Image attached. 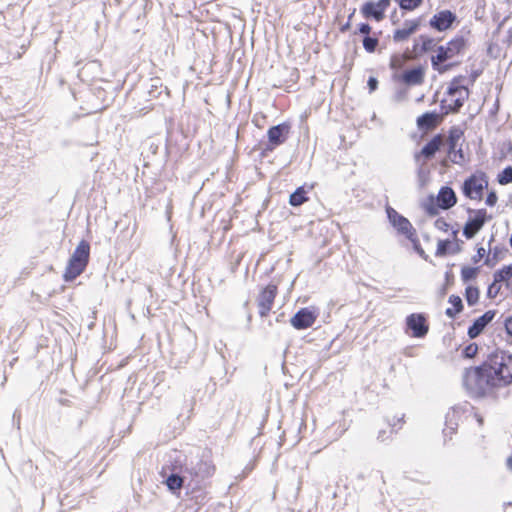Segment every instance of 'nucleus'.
Returning a JSON list of instances; mask_svg holds the SVG:
<instances>
[{"label": "nucleus", "instance_id": "43", "mask_svg": "<svg viewBox=\"0 0 512 512\" xmlns=\"http://www.w3.org/2000/svg\"><path fill=\"white\" fill-rule=\"evenodd\" d=\"M504 326L507 333L512 336V316L505 319Z\"/></svg>", "mask_w": 512, "mask_h": 512}, {"label": "nucleus", "instance_id": "1", "mask_svg": "<svg viewBox=\"0 0 512 512\" xmlns=\"http://www.w3.org/2000/svg\"><path fill=\"white\" fill-rule=\"evenodd\" d=\"M512 383V355L504 351L489 356L482 365L465 370L463 384L471 397L485 396L494 387Z\"/></svg>", "mask_w": 512, "mask_h": 512}, {"label": "nucleus", "instance_id": "41", "mask_svg": "<svg viewBox=\"0 0 512 512\" xmlns=\"http://www.w3.org/2000/svg\"><path fill=\"white\" fill-rule=\"evenodd\" d=\"M401 63H402V59L400 57L394 56L391 58L390 66L393 69H398V68H400Z\"/></svg>", "mask_w": 512, "mask_h": 512}, {"label": "nucleus", "instance_id": "37", "mask_svg": "<svg viewBox=\"0 0 512 512\" xmlns=\"http://www.w3.org/2000/svg\"><path fill=\"white\" fill-rule=\"evenodd\" d=\"M435 228L441 231H448L450 225L447 223V221L443 218H438L434 223Z\"/></svg>", "mask_w": 512, "mask_h": 512}, {"label": "nucleus", "instance_id": "31", "mask_svg": "<svg viewBox=\"0 0 512 512\" xmlns=\"http://www.w3.org/2000/svg\"><path fill=\"white\" fill-rule=\"evenodd\" d=\"M498 182L501 185H507L512 182V166L506 167L501 173L498 175Z\"/></svg>", "mask_w": 512, "mask_h": 512}, {"label": "nucleus", "instance_id": "40", "mask_svg": "<svg viewBox=\"0 0 512 512\" xmlns=\"http://www.w3.org/2000/svg\"><path fill=\"white\" fill-rule=\"evenodd\" d=\"M497 254H498V250H497V248H495L494 252H493V257L491 258L489 255L486 257L485 265L492 266L494 264L493 261L494 262L497 261Z\"/></svg>", "mask_w": 512, "mask_h": 512}, {"label": "nucleus", "instance_id": "17", "mask_svg": "<svg viewBox=\"0 0 512 512\" xmlns=\"http://www.w3.org/2000/svg\"><path fill=\"white\" fill-rule=\"evenodd\" d=\"M445 428L443 430L444 436H451L458 427V421L460 419V408L453 407L451 408L445 417Z\"/></svg>", "mask_w": 512, "mask_h": 512}, {"label": "nucleus", "instance_id": "47", "mask_svg": "<svg viewBox=\"0 0 512 512\" xmlns=\"http://www.w3.org/2000/svg\"><path fill=\"white\" fill-rule=\"evenodd\" d=\"M475 417H476L477 422L479 423V425H482L483 424L482 416H480L479 414H475Z\"/></svg>", "mask_w": 512, "mask_h": 512}, {"label": "nucleus", "instance_id": "24", "mask_svg": "<svg viewBox=\"0 0 512 512\" xmlns=\"http://www.w3.org/2000/svg\"><path fill=\"white\" fill-rule=\"evenodd\" d=\"M307 191L304 186L298 187L289 198V204L293 207H298L304 204L308 197L306 196Z\"/></svg>", "mask_w": 512, "mask_h": 512}, {"label": "nucleus", "instance_id": "48", "mask_svg": "<svg viewBox=\"0 0 512 512\" xmlns=\"http://www.w3.org/2000/svg\"><path fill=\"white\" fill-rule=\"evenodd\" d=\"M384 435H385V431H380L377 438L381 441H384L385 440Z\"/></svg>", "mask_w": 512, "mask_h": 512}, {"label": "nucleus", "instance_id": "8", "mask_svg": "<svg viewBox=\"0 0 512 512\" xmlns=\"http://www.w3.org/2000/svg\"><path fill=\"white\" fill-rule=\"evenodd\" d=\"M487 186L488 181L485 175L474 174L464 181L462 185V192L467 198L471 200H481L483 191L487 188Z\"/></svg>", "mask_w": 512, "mask_h": 512}, {"label": "nucleus", "instance_id": "33", "mask_svg": "<svg viewBox=\"0 0 512 512\" xmlns=\"http://www.w3.org/2000/svg\"><path fill=\"white\" fill-rule=\"evenodd\" d=\"M451 242L449 240H439L437 244L436 256H445Z\"/></svg>", "mask_w": 512, "mask_h": 512}, {"label": "nucleus", "instance_id": "35", "mask_svg": "<svg viewBox=\"0 0 512 512\" xmlns=\"http://www.w3.org/2000/svg\"><path fill=\"white\" fill-rule=\"evenodd\" d=\"M478 352V345L476 343H470L463 350V356L465 358H473Z\"/></svg>", "mask_w": 512, "mask_h": 512}, {"label": "nucleus", "instance_id": "16", "mask_svg": "<svg viewBox=\"0 0 512 512\" xmlns=\"http://www.w3.org/2000/svg\"><path fill=\"white\" fill-rule=\"evenodd\" d=\"M495 314L496 312L494 310H489L474 320L473 324L468 328V336L471 339L478 337L485 327L493 320Z\"/></svg>", "mask_w": 512, "mask_h": 512}, {"label": "nucleus", "instance_id": "32", "mask_svg": "<svg viewBox=\"0 0 512 512\" xmlns=\"http://www.w3.org/2000/svg\"><path fill=\"white\" fill-rule=\"evenodd\" d=\"M378 45V39L377 38H373V37H369V36H366L364 39H363V46H364V49L369 52V53H372L375 51L376 47Z\"/></svg>", "mask_w": 512, "mask_h": 512}, {"label": "nucleus", "instance_id": "34", "mask_svg": "<svg viewBox=\"0 0 512 512\" xmlns=\"http://www.w3.org/2000/svg\"><path fill=\"white\" fill-rule=\"evenodd\" d=\"M408 240L411 241V243L413 244V248L414 250L425 260H427V255L425 254L424 250L422 249V247L420 246V243H419V240L416 236V233L413 234V236H411V238H407Z\"/></svg>", "mask_w": 512, "mask_h": 512}, {"label": "nucleus", "instance_id": "20", "mask_svg": "<svg viewBox=\"0 0 512 512\" xmlns=\"http://www.w3.org/2000/svg\"><path fill=\"white\" fill-rule=\"evenodd\" d=\"M440 120L441 116L437 113H425L418 117L417 126L420 130L428 131L435 128Z\"/></svg>", "mask_w": 512, "mask_h": 512}, {"label": "nucleus", "instance_id": "44", "mask_svg": "<svg viewBox=\"0 0 512 512\" xmlns=\"http://www.w3.org/2000/svg\"><path fill=\"white\" fill-rule=\"evenodd\" d=\"M371 31V27L369 26V24L367 23H362L360 26H359V32L361 34H365V35H368Z\"/></svg>", "mask_w": 512, "mask_h": 512}, {"label": "nucleus", "instance_id": "49", "mask_svg": "<svg viewBox=\"0 0 512 512\" xmlns=\"http://www.w3.org/2000/svg\"><path fill=\"white\" fill-rule=\"evenodd\" d=\"M403 98H404V94H403V95H402V94H399V95L397 96L396 100H397V101H400V100H402Z\"/></svg>", "mask_w": 512, "mask_h": 512}, {"label": "nucleus", "instance_id": "6", "mask_svg": "<svg viewBox=\"0 0 512 512\" xmlns=\"http://www.w3.org/2000/svg\"><path fill=\"white\" fill-rule=\"evenodd\" d=\"M468 89L464 86L459 85L456 81H453L441 100V108L444 114L455 112L462 107L464 101L468 98Z\"/></svg>", "mask_w": 512, "mask_h": 512}, {"label": "nucleus", "instance_id": "5", "mask_svg": "<svg viewBox=\"0 0 512 512\" xmlns=\"http://www.w3.org/2000/svg\"><path fill=\"white\" fill-rule=\"evenodd\" d=\"M463 46L464 42L461 39L452 40L446 45L439 46L436 50V54L431 58L433 68L440 73L446 72L450 68V65H444L443 63L459 54Z\"/></svg>", "mask_w": 512, "mask_h": 512}, {"label": "nucleus", "instance_id": "38", "mask_svg": "<svg viewBox=\"0 0 512 512\" xmlns=\"http://www.w3.org/2000/svg\"><path fill=\"white\" fill-rule=\"evenodd\" d=\"M498 200L497 194L494 191L488 193L486 197V204L488 206H494Z\"/></svg>", "mask_w": 512, "mask_h": 512}, {"label": "nucleus", "instance_id": "46", "mask_svg": "<svg viewBox=\"0 0 512 512\" xmlns=\"http://www.w3.org/2000/svg\"><path fill=\"white\" fill-rule=\"evenodd\" d=\"M506 466H507V469L512 472V455L507 458Z\"/></svg>", "mask_w": 512, "mask_h": 512}, {"label": "nucleus", "instance_id": "18", "mask_svg": "<svg viewBox=\"0 0 512 512\" xmlns=\"http://www.w3.org/2000/svg\"><path fill=\"white\" fill-rule=\"evenodd\" d=\"M454 15L448 11H441L438 14L434 15L430 21L432 27L436 28L439 31L446 30L450 27L451 23L454 20Z\"/></svg>", "mask_w": 512, "mask_h": 512}, {"label": "nucleus", "instance_id": "21", "mask_svg": "<svg viewBox=\"0 0 512 512\" xmlns=\"http://www.w3.org/2000/svg\"><path fill=\"white\" fill-rule=\"evenodd\" d=\"M425 71L422 67L404 72L402 79L408 85H420L424 81Z\"/></svg>", "mask_w": 512, "mask_h": 512}, {"label": "nucleus", "instance_id": "9", "mask_svg": "<svg viewBox=\"0 0 512 512\" xmlns=\"http://www.w3.org/2000/svg\"><path fill=\"white\" fill-rule=\"evenodd\" d=\"M467 212L469 214H473V216H470L467 222L465 223L463 227V235L467 239H472L482 229V227L488 220V217L485 209L474 210L468 208Z\"/></svg>", "mask_w": 512, "mask_h": 512}, {"label": "nucleus", "instance_id": "11", "mask_svg": "<svg viewBox=\"0 0 512 512\" xmlns=\"http://www.w3.org/2000/svg\"><path fill=\"white\" fill-rule=\"evenodd\" d=\"M277 294V286L274 284L267 285L259 294L257 304L259 308V315L265 317L271 311L274 299Z\"/></svg>", "mask_w": 512, "mask_h": 512}, {"label": "nucleus", "instance_id": "27", "mask_svg": "<svg viewBox=\"0 0 512 512\" xmlns=\"http://www.w3.org/2000/svg\"><path fill=\"white\" fill-rule=\"evenodd\" d=\"M479 289L475 286H468L465 290V299L469 306H474L479 300Z\"/></svg>", "mask_w": 512, "mask_h": 512}, {"label": "nucleus", "instance_id": "39", "mask_svg": "<svg viewBox=\"0 0 512 512\" xmlns=\"http://www.w3.org/2000/svg\"><path fill=\"white\" fill-rule=\"evenodd\" d=\"M486 254V250L483 247L477 249V254L473 256L472 260L474 263H477L480 259H482Z\"/></svg>", "mask_w": 512, "mask_h": 512}, {"label": "nucleus", "instance_id": "7", "mask_svg": "<svg viewBox=\"0 0 512 512\" xmlns=\"http://www.w3.org/2000/svg\"><path fill=\"white\" fill-rule=\"evenodd\" d=\"M456 202L457 197L454 190L451 187L444 186L438 192L436 205L433 202V199H431L430 203L425 205V210L430 216H435L438 214V208L447 210L453 207Z\"/></svg>", "mask_w": 512, "mask_h": 512}, {"label": "nucleus", "instance_id": "13", "mask_svg": "<svg viewBox=\"0 0 512 512\" xmlns=\"http://www.w3.org/2000/svg\"><path fill=\"white\" fill-rule=\"evenodd\" d=\"M317 315L308 308L300 309L290 320L291 325L297 330L311 327L316 321Z\"/></svg>", "mask_w": 512, "mask_h": 512}, {"label": "nucleus", "instance_id": "3", "mask_svg": "<svg viewBox=\"0 0 512 512\" xmlns=\"http://www.w3.org/2000/svg\"><path fill=\"white\" fill-rule=\"evenodd\" d=\"M464 142V131L459 126H454L447 135L442 134L441 151L439 153L449 160L464 159L466 157L463 151Z\"/></svg>", "mask_w": 512, "mask_h": 512}, {"label": "nucleus", "instance_id": "45", "mask_svg": "<svg viewBox=\"0 0 512 512\" xmlns=\"http://www.w3.org/2000/svg\"><path fill=\"white\" fill-rule=\"evenodd\" d=\"M432 45H433V40H432V39H426V40H424V42H423V48H424V50H428V49H430Z\"/></svg>", "mask_w": 512, "mask_h": 512}, {"label": "nucleus", "instance_id": "19", "mask_svg": "<svg viewBox=\"0 0 512 512\" xmlns=\"http://www.w3.org/2000/svg\"><path fill=\"white\" fill-rule=\"evenodd\" d=\"M419 26V21L417 20H410L405 21L403 24V27L400 29H397L394 32L393 39L396 42H402L409 38L411 34H413Z\"/></svg>", "mask_w": 512, "mask_h": 512}, {"label": "nucleus", "instance_id": "22", "mask_svg": "<svg viewBox=\"0 0 512 512\" xmlns=\"http://www.w3.org/2000/svg\"><path fill=\"white\" fill-rule=\"evenodd\" d=\"M442 134L434 136L423 148L421 154L425 157H433L441 151Z\"/></svg>", "mask_w": 512, "mask_h": 512}, {"label": "nucleus", "instance_id": "29", "mask_svg": "<svg viewBox=\"0 0 512 512\" xmlns=\"http://www.w3.org/2000/svg\"><path fill=\"white\" fill-rule=\"evenodd\" d=\"M429 174H430V170L426 166V162H422V164L418 168V172H417L418 181H419L420 186L426 185V183L429 180Z\"/></svg>", "mask_w": 512, "mask_h": 512}, {"label": "nucleus", "instance_id": "26", "mask_svg": "<svg viewBox=\"0 0 512 512\" xmlns=\"http://www.w3.org/2000/svg\"><path fill=\"white\" fill-rule=\"evenodd\" d=\"M494 278L496 282H507V285L512 284V263L496 271Z\"/></svg>", "mask_w": 512, "mask_h": 512}, {"label": "nucleus", "instance_id": "10", "mask_svg": "<svg viewBox=\"0 0 512 512\" xmlns=\"http://www.w3.org/2000/svg\"><path fill=\"white\" fill-rule=\"evenodd\" d=\"M386 213L390 224L399 234L404 235L406 238H411V236L415 234L416 230L413 228L410 221L403 215L399 214L395 209L388 206L386 208Z\"/></svg>", "mask_w": 512, "mask_h": 512}, {"label": "nucleus", "instance_id": "50", "mask_svg": "<svg viewBox=\"0 0 512 512\" xmlns=\"http://www.w3.org/2000/svg\"><path fill=\"white\" fill-rule=\"evenodd\" d=\"M510 245L512 246V233H511V237H510Z\"/></svg>", "mask_w": 512, "mask_h": 512}, {"label": "nucleus", "instance_id": "12", "mask_svg": "<svg viewBox=\"0 0 512 512\" xmlns=\"http://www.w3.org/2000/svg\"><path fill=\"white\" fill-rule=\"evenodd\" d=\"M406 325L412 331L413 337L422 338L429 330L426 317L421 313L410 314L406 318Z\"/></svg>", "mask_w": 512, "mask_h": 512}, {"label": "nucleus", "instance_id": "4", "mask_svg": "<svg viewBox=\"0 0 512 512\" xmlns=\"http://www.w3.org/2000/svg\"><path fill=\"white\" fill-rule=\"evenodd\" d=\"M90 256V245L82 240L71 255L64 273L66 281L76 279L86 268Z\"/></svg>", "mask_w": 512, "mask_h": 512}, {"label": "nucleus", "instance_id": "28", "mask_svg": "<svg viewBox=\"0 0 512 512\" xmlns=\"http://www.w3.org/2000/svg\"><path fill=\"white\" fill-rule=\"evenodd\" d=\"M479 272L478 267H463L461 270V278L463 282H468L470 280H473L476 278L477 274Z\"/></svg>", "mask_w": 512, "mask_h": 512}, {"label": "nucleus", "instance_id": "2", "mask_svg": "<svg viewBox=\"0 0 512 512\" xmlns=\"http://www.w3.org/2000/svg\"><path fill=\"white\" fill-rule=\"evenodd\" d=\"M174 455V457L170 456V465L163 467L162 472L175 471L186 482L188 488H198L201 482L214 472V466L209 461L201 459L188 461L178 452Z\"/></svg>", "mask_w": 512, "mask_h": 512}, {"label": "nucleus", "instance_id": "42", "mask_svg": "<svg viewBox=\"0 0 512 512\" xmlns=\"http://www.w3.org/2000/svg\"><path fill=\"white\" fill-rule=\"evenodd\" d=\"M378 81L375 77H370L368 80V87L370 92H373L377 89Z\"/></svg>", "mask_w": 512, "mask_h": 512}, {"label": "nucleus", "instance_id": "36", "mask_svg": "<svg viewBox=\"0 0 512 512\" xmlns=\"http://www.w3.org/2000/svg\"><path fill=\"white\" fill-rule=\"evenodd\" d=\"M499 283L500 282H496V280L494 279L493 283L489 285L487 290V296L489 298H495L499 294L501 289Z\"/></svg>", "mask_w": 512, "mask_h": 512}, {"label": "nucleus", "instance_id": "25", "mask_svg": "<svg viewBox=\"0 0 512 512\" xmlns=\"http://www.w3.org/2000/svg\"><path fill=\"white\" fill-rule=\"evenodd\" d=\"M448 301L452 305V308H447L445 314L449 318H454L458 313H460L463 310L462 299L459 296L451 295Z\"/></svg>", "mask_w": 512, "mask_h": 512}, {"label": "nucleus", "instance_id": "15", "mask_svg": "<svg viewBox=\"0 0 512 512\" xmlns=\"http://www.w3.org/2000/svg\"><path fill=\"white\" fill-rule=\"evenodd\" d=\"M390 0H379L377 2L366 3L362 11L366 17H373L375 20L380 21L384 17V12L388 8Z\"/></svg>", "mask_w": 512, "mask_h": 512}, {"label": "nucleus", "instance_id": "14", "mask_svg": "<svg viewBox=\"0 0 512 512\" xmlns=\"http://www.w3.org/2000/svg\"><path fill=\"white\" fill-rule=\"evenodd\" d=\"M290 128L288 123H281L271 127L267 133L270 145L274 147L284 143L288 138Z\"/></svg>", "mask_w": 512, "mask_h": 512}, {"label": "nucleus", "instance_id": "23", "mask_svg": "<svg viewBox=\"0 0 512 512\" xmlns=\"http://www.w3.org/2000/svg\"><path fill=\"white\" fill-rule=\"evenodd\" d=\"M165 483L172 493H176L184 486L187 487L186 482L175 471H170Z\"/></svg>", "mask_w": 512, "mask_h": 512}, {"label": "nucleus", "instance_id": "30", "mask_svg": "<svg viewBox=\"0 0 512 512\" xmlns=\"http://www.w3.org/2000/svg\"><path fill=\"white\" fill-rule=\"evenodd\" d=\"M399 6L408 11H412L419 7L423 0H395Z\"/></svg>", "mask_w": 512, "mask_h": 512}]
</instances>
